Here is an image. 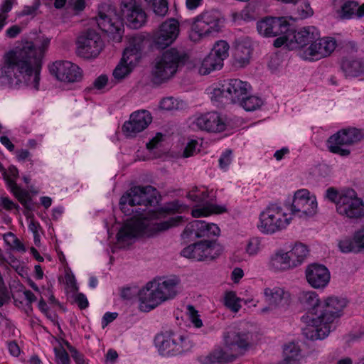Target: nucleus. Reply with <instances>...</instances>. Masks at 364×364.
I'll return each instance as SVG.
<instances>
[{"label": "nucleus", "mask_w": 364, "mask_h": 364, "mask_svg": "<svg viewBox=\"0 0 364 364\" xmlns=\"http://www.w3.org/2000/svg\"><path fill=\"white\" fill-rule=\"evenodd\" d=\"M50 40L43 38L36 46L26 41L21 47L6 52L0 65V85L10 89L27 87L38 90L40 88L42 60Z\"/></svg>", "instance_id": "f257e3e1"}, {"label": "nucleus", "mask_w": 364, "mask_h": 364, "mask_svg": "<svg viewBox=\"0 0 364 364\" xmlns=\"http://www.w3.org/2000/svg\"><path fill=\"white\" fill-rule=\"evenodd\" d=\"M157 191L151 186H136L129 189L120 198L119 205L126 215L135 213L134 218L127 220L119 230L117 238L119 245L124 247L131 243L139 236H150L178 225L181 216H176L165 221L149 220L139 212L136 205L148 206L156 201Z\"/></svg>", "instance_id": "f03ea898"}, {"label": "nucleus", "mask_w": 364, "mask_h": 364, "mask_svg": "<svg viewBox=\"0 0 364 364\" xmlns=\"http://www.w3.org/2000/svg\"><path fill=\"white\" fill-rule=\"evenodd\" d=\"M347 301L343 298L328 296L320 306L318 314H306L301 317L306 324L303 334L310 340H321L327 337L331 331L332 323L342 315Z\"/></svg>", "instance_id": "7ed1b4c3"}, {"label": "nucleus", "mask_w": 364, "mask_h": 364, "mask_svg": "<svg viewBox=\"0 0 364 364\" xmlns=\"http://www.w3.org/2000/svg\"><path fill=\"white\" fill-rule=\"evenodd\" d=\"M180 279L176 277L157 278L149 282L139 292V309L149 312L180 292Z\"/></svg>", "instance_id": "20e7f679"}, {"label": "nucleus", "mask_w": 364, "mask_h": 364, "mask_svg": "<svg viewBox=\"0 0 364 364\" xmlns=\"http://www.w3.org/2000/svg\"><path fill=\"white\" fill-rule=\"evenodd\" d=\"M225 348H217L205 356L204 364H225L234 361L245 353L249 346L247 333L230 331L224 336Z\"/></svg>", "instance_id": "39448f33"}, {"label": "nucleus", "mask_w": 364, "mask_h": 364, "mask_svg": "<svg viewBox=\"0 0 364 364\" xmlns=\"http://www.w3.org/2000/svg\"><path fill=\"white\" fill-rule=\"evenodd\" d=\"M288 210L277 203L269 204L259 213L257 225L258 230L266 235L286 230L293 220Z\"/></svg>", "instance_id": "423d86ee"}, {"label": "nucleus", "mask_w": 364, "mask_h": 364, "mask_svg": "<svg viewBox=\"0 0 364 364\" xmlns=\"http://www.w3.org/2000/svg\"><path fill=\"white\" fill-rule=\"evenodd\" d=\"M223 26L224 18L220 12L215 10L205 11L193 19L190 38L196 42L215 36L222 31Z\"/></svg>", "instance_id": "0eeeda50"}, {"label": "nucleus", "mask_w": 364, "mask_h": 364, "mask_svg": "<svg viewBox=\"0 0 364 364\" xmlns=\"http://www.w3.org/2000/svg\"><path fill=\"white\" fill-rule=\"evenodd\" d=\"M186 58V55L176 48L166 50L156 61L152 70L153 81L161 84L171 78L178 68L184 64Z\"/></svg>", "instance_id": "6e6552de"}, {"label": "nucleus", "mask_w": 364, "mask_h": 364, "mask_svg": "<svg viewBox=\"0 0 364 364\" xmlns=\"http://www.w3.org/2000/svg\"><path fill=\"white\" fill-rule=\"evenodd\" d=\"M155 345L161 355L174 356L189 350L193 343L188 336L172 331H165L156 335Z\"/></svg>", "instance_id": "1a4fd4ad"}, {"label": "nucleus", "mask_w": 364, "mask_h": 364, "mask_svg": "<svg viewBox=\"0 0 364 364\" xmlns=\"http://www.w3.org/2000/svg\"><path fill=\"white\" fill-rule=\"evenodd\" d=\"M364 139V129L355 127L342 129L331 136L327 140V147L330 152L341 156H347L350 151L344 148L352 146Z\"/></svg>", "instance_id": "9d476101"}, {"label": "nucleus", "mask_w": 364, "mask_h": 364, "mask_svg": "<svg viewBox=\"0 0 364 364\" xmlns=\"http://www.w3.org/2000/svg\"><path fill=\"white\" fill-rule=\"evenodd\" d=\"M292 218L308 220L317 213L316 197L308 189L302 188L294 192L292 203L288 209Z\"/></svg>", "instance_id": "9b49d317"}, {"label": "nucleus", "mask_w": 364, "mask_h": 364, "mask_svg": "<svg viewBox=\"0 0 364 364\" xmlns=\"http://www.w3.org/2000/svg\"><path fill=\"white\" fill-rule=\"evenodd\" d=\"M251 86L247 82L239 79L224 80L220 87L212 92V99L223 102V100L232 103H238L244 97L248 95Z\"/></svg>", "instance_id": "f8f14e48"}, {"label": "nucleus", "mask_w": 364, "mask_h": 364, "mask_svg": "<svg viewBox=\"0 0 364 364\" xmlns=\"http://www.w3.org/2000/svg\"><path fill=\"white\" fill-rule=\"evenodd\" d=\"M188 197L196 203H203V205H196L191 211L193 218L207 217L213 213L226 212L225 205H218L210 203L215 197L213 191H209L205 187H195L188 193Z\"/></svg>", "instance_id": "ddd939ff"}, {"label": "nucleus", "mask_w": 364, "mask_h": 364, "mask_svg": "<svg viewBox=\"0 0 364 364\" xmlns=\"http://www.w3.org/2000/svg\"><path fill=\"white\" fill-rule=\"evenodd\" d=\"M337 213L350 219L364 217V201L352 188L342 190L340 200L337 203Z\"/></svg>", "instance_id": "4468645a"}, {"label": "nucleus", "mask_w": 364, "mask_h": 364, "mask_svg": "<svg viewBox=\"0 0 364 364\" xmlns=\"http://www.w3.org/2000/svg\"><path fill=\"white\" fill-rule=\"evenodd\" d=\"M48 68L56 80L67 85L78 82L83 77L82 69L69 60H55L48 64Z\"/></svg>", "instance_id": "2eb2a0df"}, {"label": "nucleus", "mask_w": 364, "mask_h": 364, "mask_svg": "<svg viewBox=\"0 0 364 364\" xmlns=\"http://www.w3.org/2000/svg\"><path fill=\"white\" fill-rule=\"evenodd\" d=\"M223 251V246L216 241L203 240L187 246L181 255L188 259L203 261L218 257Z\"/></svg>", "instance_id": "dca6fc26"}, {"label": "nucleus", "mask_w": 364, "mask_h": 364, "mask_svg": "<svg viewBox=\"0 0 364 364\" xmlns=\"http://www.w3.org/2000/svg\"><path fill=\"white\" fill-rule=\"evenodd\" d=\"M262 295L264 301L267 304V306L259 310V314L263 315L269 314L277 309L286 308L291 301L289 291L279 286L265 287Z\"/></svg>", "instance_id": "f3484780"}, {"label": "nucleus", "mask_w": 364, "mask_h": 364, "mask_svg": "<svg viewBox=\"0 0 364 364\" xmlns=\"http://www.w3.org/2000/svg\"><path fill=\"white\" fill-rule=\"evenodd\" d=\"M103 42L100 36L94 31H88L77 38V53L84 58H96L102 51Z\"/></svg>", "instance_id": "a211bd4d"}, {"label": "nucleus", "mask_w": 364, "mask_h": 364, "mask_svg": "<svg viewBox=\"0 0 364 364\" xmlns=\"http://www.w3.org/2000/svg\"><path fill=\"white\" fill-rule=\"evenodd\" d=\"M120 9L129 27L137 29L146 23V14L136 0H122Z\"/></svg>", "instance_id": "6ab92c4d"}, {"label": "nucleus", "mask_w": 364, "mask_h": 364, "mask_svg": "<svg viewBox=\"0 0 364 364\" xmlns=\"http://www.w3.org/2000/svg\"><path fill=\"white\" fill-rule=\"evenodd\" d=\"M179 32L178 21L175 18H169L163 22L155 31L153 41L158 48H166L176 41Z\"/></svg>", "instance_id": "aec40b11"}, {"label": "nucleus", "mask_w": 364, "mask_h": 364, "mask_svg": "<svg viewBox=\"0 0 364 364\" xmlns=\"http://www.w3.org/2000/svg\"><path fill=\"white\" fill-rule=\"evenodd\" d=\"M97 21L99 28L107 33L114 41H121L123 25L113 9H109L106 13L100 11Z\"/></svg>", "instance_id": "412c9836"}, {"label": "nucleus", "mask_w": 364, "mask_h": 364, "mask_svg": "<svg viewBox=\"0 0 364 364\" xmlns=\"http://www.w3.org/2000/svg\"><path fill=\"white\" fill-rule=\"evenodd\" d=\"M220 230L215 223H207L205 220H193L189 223L181 236L183 239H196L218 236Z\"/></svg>", "instance_id": "4be33fe9"}, {"label": "nucleus", "mask_w": 364, "mask_h": 364, "mask_svg": "<svg viewBox=\"0 0 364 364\" xmlns=\"http://www.w3.org/2000/svg\"><path fill=\"white\" fill-rule=\"evenodd\" d=\"M152 122V117L149 112L140 110L133 112L128 121L122 126V132L127 137L133 138L143 132Z\"/></svg>", "instance_id": "5701e85b"}, {"label": "nucleus", "mask_w": 364, "mask_h": 364, "mask_svg": "<svg viewBox=\"0 0 364 364\" xmlns=\"http://www.w3.org/2000/svg\"><path fill=\"white\" fill-rule=\"evenodd\" d=\"M193 124L201 130L213 133L224 132L227 128L225 119L216 112L196 115Z\"/></svg>", "instance_id": "b1692460"}, {"label": "nucleus", "mask_w": 364, "mask_h": 364, "mask_svg": "<svg viewBox=\"0 0 364 364\" xmlns=\"http://www.w3.org/2000/svg\"><path fill=\"white\" fill-rule=\"evenodd\" d=\"M259 33L265 37H273L287 33L290 24L285 17H268L257 23Z\"/></svg>", "instance_id": "393cba45"}, {"label": "nucleus", "mask_w": 364, "mask_h": 364, "mask_svg": "<svg viewBox=\"0 0 364 364\" xmlns=\"http://www.w3.org/2000/svg\"><path fill=\"white\" fill-rule=\"evenodd\" d=\"M291 40L289 42V50H297L298 53L308 47L314 40L320 36L318 30L314 26H306L296 31L291 30Z\"/></svg>", "instance_id": "a878e982"}, {"label": "nucleus", "mask_w": 364, "mask_h": 364, "mask_svg": "<svg viewBox=\"0 0 364 364\" xmlns=\"http://www.w3.org/2000/svg\"><path fill=\"white\" fill-rule=\"evenodd\" d=\"M3 177L13 195L25 208L31 210L32 209V203L29 193L28 191L23 190L19 187L16 182L18 177V171L17 168L14 166H9L8 170L6 171V175H4Z\"/></svg>", "instance_id": "bb28decb"}, {"label": "nucleus", "mask_w": 364, "mask_h": 364, "mask_svg": "<svg viewBox=\"0 0 364 364\" xmlns=\"http://www.w3.org/2000/svg\"><path fill=\"white\" fill-rule=\"evenodd\" d=\"M305 274L309 284L316 289L325 288L331 279L328 269L324 265L316 263L307 266Z\"/></svg>", "instance_id": "cd10ccee"}, {"label": "nucleus", "mask_w": 364, "mask_h": 364, "mask_svg": "<svg viewBox=\"0 0 364 364\" xmlns=\"http://www.w3.org/2000/svg\"><path fill=\"white\" fill-rule=\"evenodd\" d=\"M252 50V43L248 38L239 41L233 53V65L242 68L249 65Z\"/></svg>", "instance_id": "c85d7f7f"}, {"label": "nucleus", "mask_w": 364, "mask_h": 364, "mask_svg": "<svg viewBox=\"0 0 364 364\" xmlns=\"http://www.w3.org/2000/svg\"><path fill=\"white\" fill-rule=\"evenodd\" d=\"M333 9L341 19H351L355 17L358 2L352 0H333Z\"/></svg>", "instance_id": "c756f323"}, {"label": "nucleus", "mask_w": 364, "mask_h": 364, "mask_svg": "<svg viewBox=\"0 0 364 364\" xmlns=\"http://www.w3.org/2000/svg\"><path fill=\"white\" fill-rule=\"evenodd\" d=\"M269 269L274 272H282L292 269L289 256L287 252L279 250L271 255L268 262Z\"/></svg>", "instance_id": "7c9ffc66"}, {"label": "nucleus", "mask_w": 364, "mask_h": 364, "mask_svg": "<svg viewBox=\"0 0 364 364\" xmlns=\"http://www.w3.org/2000/svg\"><path fill=\"white\" fill-rule=\"evenodd\" d=\"M289 256V260L293 268L301 265L309 255V249L306 245L298 242L291 249L287 252Z\"/></svg>", "instance_id": "2f4dec72"}, {"label": "nucleus", "mask_w": 364, "mask_h": 364, "mask_svg": "<svg viewBox=\"0 0 364 364\" xmlns=\"http://www.w3.org/2000/svg\"><path fill=\"white\" fill-rule=\"evenodd\" d=\"M223 65L224 63L220 58L210 52L203 60L198 70L201 75H205L213 71L220 70L223 67Z\"/></svg>", "instance_id": "473e14b6"}, {"label": "nucleus", "mask_w": 364, "mask_h": 364, "mask_svg": "<svg viewBox=\"0 0 364 364\" xmlns=\"http://www.w3.org/2000/svg\"><path fill=\"white\" fill-rule=\"evenodd\" d=\"M341 69L347 77H357L364 74V61L346 59L342 61Z\"/></svg>", "instance_id": "72a5a7b5"}, {"label": "nucleus", "mask_w": 364, "mask_h": 364, "mask_svg": "<svg viewBox=\"0 0 364 364\" xmlns=\"http://www.w3.org/2000/svg\"><path fill=\"white\" fill-rule=\"evenodd\" d=\"M141 58L140 49L136 46H131L127 47L123 53L121 61L127 66L134 68L138 64Z\"/></svg>", "instance_id": "f704fd0d"}, {"label": "nucleus", "mask_w": 364, "mask_h": 364, "mask_svg": "<svg viewBox=\"0 0 364 364\" xmlns=\"http://www.w3.org/2000/svg\"><path fill=\"white\" fill-rule=\"evenodd\" d=\"M318 38L317 40H314L311 44L304 48V50H301L299 53V55L301 58L304 60L308 61H316L321 60L319 52V46H318Z\"/></svg>", "instance_id": "c9c22d12"}, {"label": "nucleus", "mask_w": 364, "mask_h": 364, "mask_svg": "<svg viewBox=\"0 0 364 364\" xmlns=\"http://www.w3.org/2000/svg\"><path fill=\"white\" fill-rule=\"evenodd\" d=\"M318 41L320 50L318 53L321 55V59L329 56L334 51L337 46L336 41L333 38L319 37Z\"/></svg>", "instance_id": "e433bc0d"}, {"label": "nucleus", "mask_w": 364, "mask_h": 364, "mask_svg": "<svg viewBox=\"0 0 364 364\" xmlns=\"http://www.w3.org/2000/svg\"><path fill=\"white\" fill-rule=\"evenodd\" d=\"M299 301L307 308L319 307L321 304L318 294L313 291H302L299 296Z\"/></svg>", "instance_id": "4c0bfd02"}, {"label": "nucleus", "mask_w": 364, "mask_h": 364, "mask_svg": "<svg viewBox=\"0 0 364 364\" xmlns=\"http://www.w3.org/2000/svg\"><path fill=\"white\" fill-rule=\"evenodd\" d=\"M300 358V349L296 344L291 343L285 346L284 348V360L289 363L295 362L296 364H301Z\"/></svg>", "instance_id": "58836bf2"}, {"label": "nucleus", "mask_w": 364, "mask_h": 364, "mask_svg": "<svg viewBox=\"0 0 364 364\" xmlns=\"http://www.w3.org/2000/svg\"><path fill=\"white\" fill-rule=\"evenodd\" d=\"M229 50L230 46L228 43L226 41L220 40L214 43L210 52L224 62L225 59L229 55Z\"/></svg>", "instance_id": "ea45409f"}, {"label": "nucleus", "mask_w": 364, "mask_h": 364, "mask_svg": "<svg viewBox=\"0 0 364 364\" xmlns=\"http://www.w3.org/2000/svg\"><path fill=\"white\" fill-rule=\"evenodd\" d=\"M246 111H255L259 108L262 104V100L255 95L247 96V95L238 102Z\"/></svg>", "instance_id": "a19ab883"}, {"label": "nucleus", "mask_w": 364, "mask_h": 364, "mask_svg": "<svg viewBox=\"0 0 364 364\" xmlns=\"http://www.w3.org/2000/svg\"><path fill=\"white\" fill-rule=\"evenodd\" d=\"M132 70L133 69L131 68V67L127 66L120 60L113 70V80L115 81V83L121 82L124 78H126L132 73Z\"/></svg>", "instance_id": "79ce46f5"}, {"label": "nucleus", "mask_w": 364, "mask_h": 364, "mask_svg": "<svg viewBox=\"0 0 364 364\" xmlns=\"http://www.w3.org/2000/svg\"><path fill=\"white\" fill-rule=\"evenodd\" d=\"M262 249V239L257 237H251L247 242L245 252L249 256L258 255Z\"/></svg>", "instance_id": "37998d69"}, {"label": "nucleus", "mask_w": 364, "mask_h": 364, "mask_svg": "<svg viewBox=\"0 0 364 364\" xmlns=\"http://www.w3.org/2000/svg\"><path fill=\"white\" fill-rule=\"evenodd\" d=\"M224 304L226 307L233 312H237L241 308L240 299L233 291H229L225 294Z\"/></svg>", "instance_id": "c03bdc74"}, {"label": "nucleus", "mask_w": 364, "mask_h": 364, "mask_svg": "<svg viewBox=\"0 0 364 364\" xmlns=\"http://www.w3.org/2000/svg\"><path fill=\"white\" fill-rule=\"evenodd\" d=\"M4 240L10 248L21 252H26L25 246L14 233L9 232L4 234Z\"/></svg>", "instance_id": "a18cd8bd"}, {"label": "nucleus", "mask_w": 364, "mask_h": 364, "mask_svg": "<svg viewBox=\"0 0 364 364\" xmlns=\"http://www.w3.org/2000/svg\"><path fill=\"white\" fill-rule=\"evenodd\" d=\"M200 148L201 143L196 139H190L184 148L183 156L184 158L193 156L200 151Z\"/></svg>", "instance_id": "49530a36"}, {"label": "nucleus", "mask_w": 364, "mask_h": 364, "mask_svg": "<svg viewBox=\"0 0 364 364\" xmlns=\"http://www.w3.org/2000/svg\"><path fill=\"white\" fill-rule=\"evenodd\" d=\"M340 251L343 253H349L352 252H357L358 247L354 242V237L353 240L345 238L341 240L338 243Z\"/></svg>", "instance_id": "de8ad7c7"}, {"label": "nucleus", "mask_w": 364, "mask_h": 364, "mask_svg": "<svg viewBox=\"0 0 364 364\" xmlns=\"http://www.w3.org/2000/svg\"><path fill=\"white\" fill-rule=\"evenodd\" d=\"M153 10L157 16H166L168 10L167 0H153Z\"/></svg>", "instance_id": "09e8293b"}, {"label": "nucleus", "mask_w": 364, "mask_h": 364, "mask_svg": "<svg viewBox=\"0 0 364 364\" xmlns=\"http://www.w3.org/2000/svg\"><path fill=\"white\" fill-rule=\"evenodd\" d=\"M114 85L113 80L109 81V77L107 75H100L93 82V86L97 90H102L106 86L112 87Z\"/></svg>", "instance_id": "8fccbe9b"}, {"label": "nucleus", "mask_w": 364, "mask_h": 364, "mask_svg": "<svg viewBox=\"0 0 364 364\" xmlns=\"http://www.w3.org/2000/svg\"><path fill=\"white\" fill-rule=\"evenodd\" d=\"M187 309L189 318L192 324L198 328L202 327L203 321L200 319L198 311L194 309L193 306L191 305L188 306Z\"/></svg>", "instance_id": "3c124183"}, {"label": "nucleus", "mask_w": 364, "mask_h": 364, "mask_svg": "<svg viewBox=\"0 0 364 364\" xmlns=\"http://www.w3.org/2000/svg\"><path fill=\"white\" fill-rule=\"evenodd\" d=\"M232 17L233 21L238 23L241 21H250L252 18L248 9H244L240 11L232 13Z\"/></svg>", "instance_id": "603ef678"}, {"label": "nucleus", "mask_w": 364, "mask_h": 364, "mask_svg": "<svg viewBox=\"0 0 364 364\" xmlns=\"http://www.w3.org/2000/svg\"><path fill=\"white\" fill-rule=\"evenodd\" d=\"M314 11L311 8L310 4L309 3H304V4L300 5L297 9V17L300 19H304L308 17H310L313 15Z\"/></svg>", "instance_id": "864d4df0"}, {"label": "nucleus", "mask_w": 364, "mask_h": 364, "mask_svg": "<svg viewBox=\"0 0 364 364\" xmlns=\"http://www.w3.org/2000/svg\"><path fill=\"white\" fill-rule=\"evenodd\" d=\"M232 162V151L226 150L224 151L219 159L220 168L224 171H227L228 166Z\"/></svg>", "instance_id": "5fc2aeb1"}, {"label": "nucleus", "mask_w": 364, "mask_h": 364, "mask_svg": "<svg viewBox=\"0 0 364 364\" xmlns=\"http://www.w3.org/2000/svg\"><path fill=\"white\" fill-rule=\"evenodd\" d=\"M280 36L276 38L274 41V46L276 48H279L282 46H285L289 48V42L291 40V29L287 33H282Z\"/></svg>", "instance_id": "6e6d98bb"}, {"label": "nucleus", "mask_w": 364, "mask_h": 364, "mask_svg": "<svg viewBox=\"0 0 364 364\" xmlns=\"http://www.w3.org/2000/svg\"><path fill=\"white\" fill-rule=\"evenodd\" d=\"M354 242L358 250L364 249V225L355 232Z\"/></svg>", "instance_id": "4d7b16f0"}, {"label": "nucleus", "mask_w": 364, "mask_h": 364, "mask_svg": "<svg viewBox=\"0 0 364 364\" xmlns=\"http://www.w3.org/2000/svg\"><path fill=\"white\" fill-rule=\"evenodd\" d=\"M159 107L161 109L169 111L177 109V103L173 97H165L160 102Z\"/></svg>", "instance_id": "13d9d810"}, {"label": "nucleus", "mask_w": 364, "mask_h": 364, "mask_svg": "<svg viewBox=\"0 0 364 364\" xmlns=\"http://www.w3.org/2000/svg\"><path fill=\"white\" fill-rule=\"evenodd\" d=\"M342 191H337L333 188H329L326 190V197L331 202L336 204V208H337V203L340 200V197L341 196Z\"/></svg>", "instance_id": "bf43d9fd"}, {"label": "nucleus", "mask_w": 364, "mask_h": 364, "mask_svg": "<svg viewBox=\"0 0 364 364\" xmlns=\"http://www.w3.org/2000/svg\"><path fill=\"white\" fill-rule=\"evenodd\" d=\"M68 348L70 353L71 357L76 364H87L84 359L83 355L79 353L74 347L69 343L67 344Z\"/></svg>", "instance_id": "052dcab7"}, {"label": "nucleus", "mask_w": 364, "mask_h": 364, "mask_svg": "<svg viewBox=\"0 0 364 364\" xmlns=\"http://www.w3.org/2000/svg\"><path fill=\"white\" fill-rule=\"evenodd\" d=\"M19 291L23 293L27 301L28 311H32L31 304L36 300V296L29 290H26L22 285H20Z\"/></svg>", "instance_id": "680f3d73"}, {"label": "nucleus", "mask_w": 364, "mask_h": 364, "mask_svg": "<svg viewBox=\"0 0 364 364\" xmlns=\"http://www.w3.org/2000/svg\"><path fill=\"white\" fill-rule=\"evenodd\" d=\"M1 205L6 210H11L13 209L18 210L19 206L18 204L12 201L9 198L2 196L0 198Z\"/></svg>", "instance_id": "e2e57ef3"}, {"label": "nucleus", "mask_w": 364, "mask_h": 364, "mask_svg": "<svg viewBox=\"0 0 364 364\" xmlns=\"http://www.w3.org/2000/svg\"><path fill=\"white\" fill-rule=\"evenodd\" d=\"M58 364H70L68 353L64 350H58L55 353Z\"/></svg>", "instance_id": "0e129e2a"}, {"label": "nucleus", "mask_w": 364, "mask_h": 364, "mask_svg": "<svg viewBox=\"0 0 364 364\" xmlns=\"http://www.w3.org/2000/svg\"><path fill=\"white\" fill-rule=\"evenodd\" d=\"M15 4H16V0H3L0 6V14L8 15Z\"/></svg>", "instance_id": "69168bd1"}, {"label": "nucleus", "mask_w": 364, "mask_h": 364, "mask_svg": "<svg viewBox=\"0 0 364 364\" xmlns=\"http://www.w3.org/2000/svg\"><path fill=\"white\" fill-rule=\"evenodd\" d=\"M75 302L80 309H85L88 306L89 302L85 294L78 293L75 296Z\"/></svg>", "instance_id": "338daca9"}, {"label": "nucleus", "mask_w": 364, "mask_h": 364, "mask_svg": "<svg viewBox=\"0 0 364 364\" xmlns=\"http://www.w3.org/2000/svg\"><path fill=\"white\" fill-rule=\"evenodd\" d=\"M21 32V28L18 25H14L6 30V36L9 38H16Z\"/></svg>", "instance_id": "774afa93"}]
</instances>
